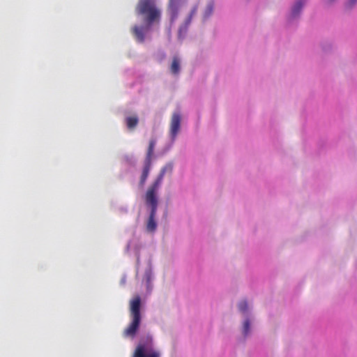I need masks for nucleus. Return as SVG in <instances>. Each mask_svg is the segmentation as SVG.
<instances>
[{
	"instance_id": "obj_1",
	"label": "nucleus",
	"mask_w": 357,
	"mask_h": 357,
	"mask_svg": "<svg viewBox=\"0 0 357 357\" xmlns=\"http://www.w3.org/2000/svg\"><path fill=\"white\" fill-rule=\"evenodd\" d=\"M135 13L141 17L144 24L134 25L131 32L136 40L142 43L145 40L146 33L151 27L160 23L162 12L157 5L156 0H139L135 7Z\"/></svg>"
},
{
	"instance_id": "obj_2",
	"label": "nucleus",
	"mask_w": 357,
	"mask_h": 357,
	"mask_svg": "<svg viewBox=\"0 0 357 357\" xmlns=\"http://www.w3.org/2000/svg\"><path fill=\"white\" fill-rule=\"evenodd\" d=\"M307 2L308 0H293L289 3L284 15L287 28L296 29L298 27Z\"/></svg>"
},
{
	"instance_id": "obj_3",
	"label": "nucleus",
	"mask_w": 357,
	"mask_h": 357,
	"mask_svg": "<svg viewBox=\"0 0 357 357\" xmlns=\"http://www.w3.org/2000/svg\"><path fill=\"white\" fill-rule=\"evenodd\" d=\"M140 307L141 298L137 296L130 302V313L132 321L123 331L124 337L133 338L135 336L141 322Z\"/></svg>"
},
{
	"instance_id": "obj_4",
	"label": "nucleus",
	"mask_w": 357,
	"mask_h": 357,
	"mask_svg": "<svg viewBox=\"0 0 357 357\" xmlns=\"http://www.w3.org/2000/svg\"><path fill=\"white\" fill-rule=\"evenodd\" d=\"M145 202L146 204L151 207V212L146 223V229L149 232H154L157 228V223L155 220L158 207L157 195L151 192H146Z\"/></svg>"
},
{
	"instance_id": "obj_5",
	"label": "nucleus",
	"mask_w": 357,
	"mask_h": 357,
	"mask_svg": "<svg viewBox=\"0 0 357 357\" xmlns=\"http://www.w3.org/2000/svg\"><path fill=\"white\" fill-rule=\"evenodd\" d=\"M131 357H160V353L153 348L151 338H149L146 343L138 344Z\"/></svg>"
},
{
	"instance_id": "obj_6",
	"label": "nucleus",
	"mask_w": 357,
	"mask_h": 357,
	"mask_svg": "<svg viewBox=\"0 0 357 357\" xmlns=\"http://www.w3.org/2000/svg\"><path fill=\"white\" fill-rule=\"evenodd\" d=\"M173 170V165L172 163H168L165 166H164L160 170L158 176L154 182L149 187L146 192H151L153 195H157L158 190L162 183L163 178L166 172L172 173Z\"/></svg>"
},
{
	"instance_id": "obj_7",
	"label": "nucleus",
	"mask_w": 357,
	"mask_h": 357,
	"mask_svg": "<svg viewBox=\"0 0 357 357\" xmlns=\"http://www.w3.org/2000/svg\"><path fill=\"white\" fill-rule=\"evenodd\" d=\"M181 116L179 112L173 113L171 121H170V128H169V133L172 139L174 141L178 135L180 128H181Z\"/></svg>"
},
{
	"instance_id": "obj_8",
	"label": "nucleus",
	"mask_w": 357,
	"mask_h": 357,
	"mask_svg": "<svg viewBox=\"0 0 357 357\" xmlns=\"http://www.w3.org/2000/svg\"><path fill=\"white\" fill-rule=\"evenodd\" d=\"M183 0H169L167 11L171 22H174L178 17L179 10Z\"/></svg>"
},
{
	"instance_id": "obj_9",
	"label": "nucleus",
	"mask_w": 357,
	"mask_h": 357,
	"mask_svg": "<svg viewBox=\"0 0 357 357\" xmlns=\"http://www.w3.org/2000/svg\"><path fill=\"white\" fill-rule=\"evenodd\" d=\"M237 307L238 311L242 314L243 318L254 317L252 312V307L249 305L247 300L244 299L239 301L238 303Z\"/></svg>"
},
{
	"instance_id": "obj_10",
	"label": "nucleus",
	"mask_w": 357,
	"mask_h": 357,
	"mask_svg": "<svg viewBox=\"0 0 357 357\" xmlns=\"http://www.w3.org/2000/svg\"><path fill=\"white\" fill-rule=\"evenodd\" d=\"M254 320L253 317L243 318L241 332L243 337L245 339L251 334V322Z\"/></svg>"
},
{
	"instance_id": "obj_11",
	"label": "nucleus",
	"mask_w": 357,
	"mask_h": 357,
	"mask_svg": "<svg viewBox=\"0 0 357 357\" xmlns=\"http://www.w3.org/2000/svg\"><path fill=\"white\" fill-rule=\"evenodd\" d=\"M151 162H146V161H144V167H143V170H142V175H141V177H140V181H139V185L141 186H143L145 183H146V181L149 176V172H150V169H151Z\"/></svg>"
},
{
	"instance_id": "obj_12",
	"label": "nucleus",
	"mask_w": 357,
	"mask_h": 357,
	"mask_svg": "<svg viewBox=\"0 0 357 357\" xmlns=\"http://www.w3.org/2000/svg\"><path fill=\"white\" fill-rule=\"evenodd\" d=\"M197 10H198V6L197 5H195L191 8V10L190 11V13L188 14L187 17L185 19L184 22H183V25L182 27H181V29L182 28H183L185 29L188 28V26L190 24L193 17L197 14Z\"/></svg>"
},
{
	"instance_id": "obj_13",
	"label": "nucleus",
	"mask_w": 357,
	"mask_h": 357,
	"mask_svg": "<svg viewBox=\"0 0 357 357\" xmlns=\"http://www.w3.org/2000/svg\"><path fill=\"white\" fill-rule=\"evenodd\" d=\"M126 126L129 130H133L139 123V119L137 116H128L125 119Z\"/></svg>"
},
{
	"instance_id": "obj_14",
	"label": "nucleus",
	"mask_w": 357,
	"mask_h": 357,
	"mask_svg": "<svg viewBox=\"0 0 357 357\" xmlns=\"http://www.w3.org/2000/svg\"><path fill=\"white\" fill-rule=\"evenodd\" d=\"M171 73L174 75H178L180 71V60L177 56H174L172 59L170 66Z\"/></svg>"
},
{
	"instance_id": "obj_15",
	"label": "nucleus",
	"mask_w": 357,
	"mask_h": 357,
	"mask_svg": "<svg viewBox=\"0 0 357 357\" xmlns=\"http://www.w3.org/2000/svg\"><path fill=\"white\" fill-rule=\"evenodd\" d=\"M155 145V139H151L150 142H149V147H148V150H147V153H146V158H145V161H146V162L149 161V162H151V158H152V155L153 154Z\"/></svg>"
},
{
	"instance_id": "obj_16",
	"label": "nucleus",
	"mask_w": 357,
	"mask_h": 357,
	"mask_svg": "<svg viewBox=\"0 0 357 357\" xmlns=\"http://www.w3.org/2000/svg\"><path fill=\"white\" fill-rule=\"evenodd\" d=\"M320 45L321 50L326 53L331 52L333 50L334 46L332 41L324 40L321 43Z\"/></svg>"
},
{
	"instance_id": "obj_17",
	"label": "nucleus",
	"mask_w": 357,
	"mask_h": 357,
	"mask_svg": "<svg viewBox=\"0 0 357 357\" xmlns=\"http://www.w3.org/2000/svg\"><path fill=\"white\" fill-rule=\"evenodd\" d=\"M357 4V0H347L344 3V8L347 10H351Z\"/></svg>"
},
{
	"instance_id": "obj_18",
	"label": "nucleus",
	"mask_w": 357,
	"mask_h": 357,
	"mask_svg": "<svg viewBox=\"0 0 357 357\" xmlns=\"http://www.w3.org/2000/svg\"><path fill=\"white\" fill-rule=\"evenodd\" d=\"M213 3H209L206 8L204 17V18L208 17L213 13Z\"/></svg>"
},
{
	"instance_id": "obj_19",
	"label": "nucleus",
	"mask_w": 357,
	"mask_h": 357,
	"mask_svg": "<svg viewBox=\"0 0 357 357\" xmlns=\"http://www.w3.org/2000/svg\"><path fill=\"white\" fill-rule=\"evenodd\" d=\"M322 1L327 6H331L335 3L337 0H322Z\"/></svg>"
}]
</instances>
